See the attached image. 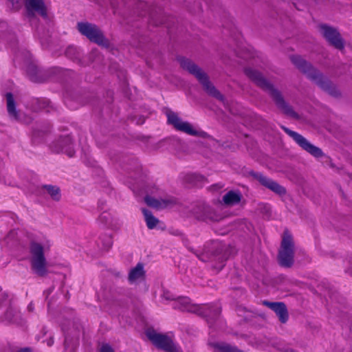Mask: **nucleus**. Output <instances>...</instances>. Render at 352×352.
Segmentation results:
<instances>
[{"instance_id": "obj_1", "label": "nucleus", "mask_w": 352, "mask_h": 352, "mask_svg": "<svg viewBox=\"0 0 352 352\" xmlns=\"http://www.w3.org/2000/svg\"><path fill=\"white\" fill-rule=\"evenodd\" d=\"M163 298L166 300L173 301V307L175 309L195 313L206 318L210 327L213 322L219 319L221 313V307L218 304H193L189 298L181 296L175 298L168 292H164Z\"/></svg>"}, {"instance_id": "obj_2", "label": "nucleus", "mask_w": 352, "mask_h": 352, "mask_svg": "<svg viewBox=\"0 0 352 352\" xmlns=\"http://www.w3.org/2000/svg\"><path fill=\"white\" fill-rule=\"evenodd\" d=\"M245 74L251 80L255 82L257 85L270 94L278 107L283 111L284 113L294 117L296 116V113L293 111L291 107L285 102L280 93L274 89L273 85L264 78L260 72L252 68H246L245 69Z\"/></svg>"}, {"instance_id": "obj_3", "label": "nucleus", "mask_w": 352, "mask_h": 352, "mask_svg": "<svg viewBox=\"0 0 352 352\" xmlns=\"http://www.w3.org/2000/svg\"><path fill=\"white\" fill-rule=\"evenodd\" d=\"M51 242L44 238L41 241H32L30 245L32 267L36 274L44 276L46 272V260L44 252L50 250Z\"/></svg>"}, {"instance_id": "obj_4", "label": "nucleus", "mask_w": 352, "mask_h": 352, "mask_svg": "<svg viewBox=\"0 0 352 352\" xmlns=\"http://www.w3.org/2000/svg\"><path fill=\"white\" fill-rule=\"evenodd\" d=\"M292 62L303 73H305L309 78L314 80L322 89L331 91L332 85L331 82L324 76H323L318 70L314 68L309 63L305 61L299 56H293L291 57Z\"/></svg>"}, {"instance_id": "obj_5", "label": "nucleus", "mask_w": 352, "mask_h": 352, "mask_svg": "<svg viewBox=\"0 0 352 352\" xmlns=\"http://www.w3.org/2000/svg\"><path fill=\"white\" fill-rule=\"evenodd\" d=\"M180 64L183 69L188 71L198 79V80L202 84L204 89L209 95L216 98L221 101L223 100V96L210 82L206 74L204 73L195 63L187 58H182L180 60Z\"/></svg>"}, {"instance_id": "obj_6", "label": "nucleus", "mask_w": 352, "mask_h": 352, "mask_svg": "<svg viewBox=\"0 0 352 352\" xmlns=\"http://www.w3.org/2000/svg\"><path fill=\"white\" fill-rule=\"evenodd\" d=\"M168 123L172 125L176 130L185 133L190 135L203 136L204 133L195 128L191 124L182 120L177 114L173 111L166 113Z\"/></svg>"}, {"instance_id": "obj_7", "label": "nucleus", "mask_w": 352, "mask_h": 352, "mask_svg": "<svg viewBox=\"0 0 352 352\" xmlns=\"http://www.w3.org/2000/svg\"><path fill=\"white\" fill-rule=\"evenodd\" d=\"M146 336L155 346L166 352H182L180 348L173 342L171 338L166 335L158 333L154 331H148Z\"/></svg>"}, {"instance_id": "obj_8", "label": "nucleus", "mask_w": 352, "mask_h": 352, "mask_svg": "<svg viewBox=\"0 0 352 352\" xmlns=\"http://www.w3.org/2000/svg\"><path fill=\"white\" fill-rule=\"evenodd\" d=\"M294 244L292 236L287 232L284 233L281 248L278 254L280 264L282 266L290 267L293 263Z\"/></svg>"}, {"instance_id": "obj_9", "label": "nucleus", "mask_w": 352, "mask_h": 352, "mask_svg": "<svg viewBox=\"0 0 352 352\" xmlns=\"http://www.w3.org/2000/svg\"><path fill=\"white\" fill-rule=\"evenodd\" d=\"M78 31L87 36L91 41L100 45H106L107 41L104 37L100 30L95 25L89 23H78Z\"/></svg>"}, {"instance_id": "obj_10", "label": "nucleus", "mask_w": 352, "mask_h": 352, "mask_svg": "<svg viewBox=\"0 0 352 352\" xmlns=\"http://www.w3.org/2000/svg\"><path fill=\"white\" fill-rule=\"evenodd\" d=\"M285 132L292 137L294 140L304 150L312 155L316 157H319L322 155V151L318 147L311 144L306 138L300 134L293 131L285 126H282Z\"/></svg>"}, {"instance_id": "obj_11", "label": "nucleus", "mask_w": 352, "mask_h": 352, "mask_svg": "<svg viewBox=\"0 0 352 352\" xmlns=\"http://www.w3.org/2000/svg\"><path fill=\"white\" fill-rule=\"evenodd\" d=\"M98 208L101 210H103L98 219V223L103 228L113 230H117L120 228L118 219L113 213L107 210V206L104 201H99Z\"/></svg>"}, {"instance_id": "obj_12", "label": "nucleus", "mask_w": 352, "mask_h": 352, "mask_svg": "<svg viewBox=\"0 0 352 352\" xmlns=\"http://www.w3.org/2000/svg\"><path fill=\"white\" fill-rule=\"evenodd\" d=\"M51 150L54 153H64L69 157L74 155V149L72 138L69 135L61 137L54 141L50 146Z\"/></svg>"}, {"instance_id": "obj_13", "label": "nucleus", "mask_w": 352, "mask_h": 352, "mask_svg": "<svg viewBox=\"0 0 352 352\" xmlns=\"http://www.w3.org/2000/svg\"><path fill=\"white\" fill-rule=\"evenodd\" d=\"M25 7L30 18L34 17L35 13L44 18L47 17V10L43 0H25Z\"/></svg>"}, {"instance_id": "obj_14", "label": "nucleus", "mask_w": 352, "mask_h": 352, "mask_svg": "<svg viewBox=\"0 0 352 352\" xmlns=\"http://www.w3.org/2000/svg\"><path fill=\"white\" fill-rule=\"evenodd\" d=\"M324 37L336 48L341 50L344 47L343 41L340 34L333 28L325 25L320 26Z\"/></svg>"}, {"instance_id": "obj_15", "label": "nucleus", "mask_w": 352, "mask_h": 352, "mask_svg": "<svg viewBox=\"0 0 352 352\" xmlns=\"http://www.w3.org/2000/svg\"><path fill=\"white\" fill-rule=\"evenodd\" d=\"M263 303L276 314L282 323L287 322L288 320V314L285 305L283 302L263 301Z\"/></svg>"}, {"instance_id": "obj_16", "label": "nucleus", "mask_w": 352, "mask_h": 352, "mask_svg": "<svg viewBox=\"0 0 352 352\" xmlns=\"http://www.w3.org/2000/svg\"><path fill=\"white\" fill-rule=\"evenodd\" d=\"M256 178L262 185L267 187L275 193L280 195L285 193V189L283 186L272 179L263 175L262 174H257Z\"/></svg>"}, {"instance_id": "obj_17", "label": "nucleus", "mask_w": 352, "mask_h": 352, "mask_svg": "<svg viewBox=\"0 0 352 352\" xmlns=\"http://www.w3.org/2000/svg\"><path fill=\"white\" fill-rule=\"evenodd\" d=\"M144 265L142 263H138L135 267L129 271L128 280L131 284H137L144 280Z\"/></svg>"}, {"instance_id": "obj_18", "label": "nucleus", "mask_w": 352, "mask_h": 352, "mask_svg": "<svg viewBox=\"0 0 352 352\" xmlns=\"http://www.w3.org/2000/svg\"><path fill=\"white\" fill-rule=\"evenodd\" d=\"M193 216L199 220L213 219L210 207L205 204L197 206L192 212Z\"/></svg>"}, {"instance_id": "obj_19", "label": "nucleus", "mask_w": 352, "mask_h": 352, "mask_svg": "<svg viewBox=\"0 0 352 352\" xmlns=\"http://www.w3.org/2000/svg\"><path fill=\"white\" fill-rule=\"evenodd\" d=\"M144 201L146 204L151 207L155 208H161L168 206L170 204H172L174 201L171 199H157L153 198L150 196H146L144 198Z\"/></svg>"}, {"instance_id": "obj_20", "label": "nucleus", "mask_w": 352, "mask_h": 352, "mask_svg": "<svg viewBox=\"0 0 352 352\" xmlns=\"http://www.w3.org/2000/svg\"><path fill=\"white\" fill-rule=\"evenodd\" d=\"M241 195L236 191L230 190L223 197V202L226 206H234L240 202Z\"/></svg>"}, {"instance_id": "obj_21", "label": "nucleus", "mask_w": 352, "mask_h": 352, "mask_svg": "<svg viewBox=\"0 0 352 352\" xmlns=\"http://www.w3.org/2000/svg\"><path fill=\"white\" fill-rule=\"evenodd\" d=\"M6 97L7 102V110L9 116L14 120H18V112L16 110L15 103L12 94L11 93H7Z\"/></svg>"}, {"instance_id": "obj_22", "label": "nucleus", "mask_w": 352, "mask_h": 352, "mask_svg": "<svg viewBox=\"0 0 352 352\" xmlns=\"http://www.w3.org/2000/svg\"><path fill=\"white\" fill-rule=\"evenodd\" d=\"M142 211L144 214V219L148 228L153 229L158 223V219L153 215L152 212L150 210L145 208H142Z\"/></svg>"}, {"instance_id": "obj_23", "label": "nucleus", "mask_w": 352, "mask_h": 352, "mask_svg": "<svg viewBox=\"0 0 352 352\" xmlns=\"http://www.w3.org/2000/svg\"><path fill=\"white\" fill-rule=\"evenodd\" d=\"M5 318L10 322L19 324L21 314L18 311L10 308L5 314Z\"/></svg>"}, {"instance_id": "obj_24", "label": "nucleus", "mask_w": 352, "mask_h": 352, "mask_svg": "<svg viewBox=\"0 0 352 352\" xmlns=\"http://www.w3.org/2000/svg\"><path fill=\"white\" fill-rule=\"evenodd\" d=\"M43 188L54 200L58 201L60 199V189L57 186L46 185Z\"/></svg>"}, {"instance_id": "obj_25", "label": "nucleus", "mask_w": 352, "mask_h": 352, "mask_svg": "<svg viewBox=\"0 0 352 352\" xmlns=\"http://www.w3.org/2000/svg\"><path fill=\"white\" fill-rule=\"evenodd\" d=\"M217 352H243L236 347L226 344H216Z\"/></svg>"}, {"instance_id": "obj_26", "label": "nucleus", "mask_w": 352, "mask_h": 352, "mask_svg": "<svg viewBox=\"0 0 352 352\" xmlns=\"http://www.w3.org/2000/svg\"><path fill=\"white\" fill-rule=\"evenodd\" d=\"M187 180L193 185L198 186L204 182L205 177L201 175L193 173L187 176Z\"/></svg>"}, {"instance_id": "obj_27", "label": "nucleus", "mask_w": 352, "mask_h": 352, "mask_svg": "<svg viewBox=\"0 0 352 352\" xmlns=\"http://www.w3.org/2000/svg\"><path fill=\"white\" fill-rule=\"evenodd\" d=\"M102 243V248L104 250H108L110 248L113 244L112 237L111 235H107L104 236V239L103 240L102 238H100Z\"/></svg>"}, {"instance_id": "obj_28", "label": "nucleus", "mask_w": 352, "mask_h": 352, "mask_svg": "<svg viewBox=\"0 0 352 352\" xmlns=\"http://www.w3.org/2000/svg\"><path fill=\"white\" fill-rule=\"evenodd\" d=\"M27 72L32 81H37L35 76L37 74V68L34 65H30L27 69Z\"/></svg>"}, {"instance_id": "obj_29", "label": "nucleus", "mask_w": 352, "mask_h": 352, "mask_svg": "<svg viewBox=\"0 0 352 352\" xmlns=\"http://www.w3.org/2000/svg\"><path fill=\"white\" fill-rule=\"evenodd\" d=\"M100 352H114V351L109 344H104L101 346Z\"/></svg>"}, {"instance_id": "obj_30", "label": "nucleus", "mask_w": 352, "mask_h": 352, "mask_svg": "<svg viewBox=\"0 0 352 352\" xmlns=\"http://www.w3.org/2000/svg\"><path fill=\"white\" fill-rule=\"evenodd\" d=\"M77 51L76 48L74 47H69L66 50V55L69 57H70L71 58H73V57H71L70 56V54L72 53V52H76Z\"/></svg>"}, {"instance_id": "obj_31", "label": "nucleus", "mask_w": 352, "mask_h": 352, "mask_svg": "<svg viewBox=\"0 0 352 352\" xmlns=\"http://www.w3.org/2000/svg\"><path fill=\"white\" fill-rule=\"evenodd\" d=\"M12 352H32V350L30 348L25 347V348L19 349L17 351H12Z\"/></svg>"}, {"instance_id": "obj_32", "label": "nucleus", "mask_w": 352, "mask_h": 352, "mask_svg": "<svg viewBox=\"0 0 352 352\" xmlns=\"http://www.w3.org/2000/svg\"><path fill=\"white\" fill-rule=\"evenodd\" d=\"M53 344H54L53 338H50L49 340H47V346H51Z\"/></svg>"}, {"instance_id": "obj_33", "label": "nucleus", "mask_w": 352, "mask_h": 352, "mask_svg": "<svg viewBox=\"0 0 352 352\" xmlns=\"http://www.w3.org/2000/svg\"><path fill=\"white\" fill-rule=\"evenodd\" d=\"M28 309H29L30 311H32V310L33 309V307H32V304H30V305H28Z\"/></svg>"}, {"instance_id": "obj_34", "label": "nucleus", "mask_w": 352, "mask_h": 352, "mask_svg": "<svg viewBox=\"0 0 352 352\" xmlns=\"http://www.w3.org/2000/svg\"><path fill=\"white\" fill-rule=\"evenodd\" d=\"M65 348L67 347V338L65 340Z\"/></svg>"}]
</instances>
